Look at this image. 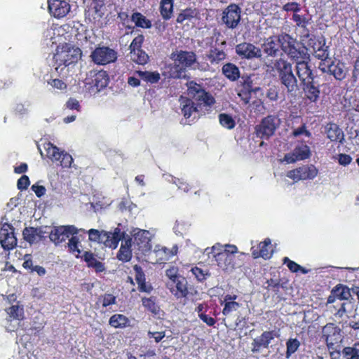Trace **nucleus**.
<instances>
[{
  "label": "nucleus",
  "mask_w": 359,
  "mask_h": 359,
  "mask_svg": "<svg viewBox=\"0 0 359 359\" xmlns=\"http://www.w3.org/2000/svg\"><path fill=\"white\" fill-rule=\"evenodd\" d=\"M268 71L276 72L282 86L286 90L288 95H294L299 90L298 81L293 73L292 65L287 60L279 57L269 65H266Z\"/></svg>",
  "instance_id": "obj_1"
},
{
  "label": "nucleus",
  "mask_w": 359,
  "mask_h": 359,
  "mask_svg": "<svg viewBox=\"0 0 359 359\" xmlns=\"http://www.w3.org/2000/svg\"><path fill=\"white\" fill-rule=\"evenodd\" d=\"M173 65L169 67L170 77L181 79L184 76L187 68H191L197 60L196 55L193 51L179 50L171 54Z\"/></svg>",
  "instance_id": "obj_2"
},
{
  "label": "nucleus",
  "mask_w": 359,
  "mask_h": 359,
  "mask_svg": "<svg viewBox=\"0 0 359 359\" xmlns=\"http://www.w3.org/2000/svg\"><path fill=\"white\" fill-rule=\"evenodd\" d=\"M186 86L188 96L186 98L193 100L194 103L210 111L215 103V99L210 92L205 90L203 85L190 81L186 83Z\"/></svg>",
  "instance_id": "obj_3"
},
{
  "label": "nucleus",
  "mask_w": 359,
  "mask_h": 359,
  "mask_svg": "<svg viewBox=\"0 0 359 359\" xmlns=\"http://www.w3.org/2000/svg\"><path fill=\"white\" fill-rule=\"evenodd\" d=\"M282 40L283 41V51L291 60L296 62L302 60H309L310 56L306 47L296 39L289 34L283 33Z\"/></svg>",
  "instance_id": "obj_4"
},
{
  "label": "nucleus",
  "mask_w": 359,
  "mask_h": 359,
  "mask_svg": "<svg viewBox=\"0 0 359 359\" xmlns=\"http://www.w3.org/2000/svg\"><path fill=\"white\" fill-rule=\"evenodd\" d=\"M217 266L223 271H232L235 267V254L238 248L234 245H226L224 248L213 246L212 248Z\"/></svg>",
  "instance_id": "obj_5"
},
{
  "label": "nucleus",
  "mask_w": 359,
  "mask_h": 359,
  "mask_svg": "<svg viewBox=\"0 0 359 359\" xmlns=\"http://www.w3.org/2000/svg\"><path fill=\"white\" fill-rule=\"evenodd\" d=\"M279 125L280 119L277 116L268 115L255 127V135L262 140H269L274 135Z\"/></svg>",
  "instance_id": "obj_6"
},
{
  "label": "nucleus",
  "mask_w": 359,
  "mask_h": 359,
  "mask_svg": "<svg viewBox=\"0 0 359 359\" xmlns=\"http://www.w3.org/2000/svg\"><path fill=\"white\" fill-rule=\"evenodd\" d=\"M318 174V170L314 165H303L287 172L286 176L294 182L314 179Z\"/></svg>",
  "instance_id": "obj_7"
},
{
  "label": "nucleus",
  "mask_w": 359,
  "mask_h": 359,
  "mask_svg": "<svg viewBox=\"0 0 359 359\" xmlns=\"http://www.w3.org/2000/svg\"><path fill=\"white\" fill-rule=\"evenodd\" d=\"M92 61L98 65H105L114 62L117 59V53L107 46H98L90 54Z\"/></svg>",
  "instance_id": "obj_8"
},
{
  "label": "nucleus",
  "mask_w": 359,
  "mask_h": 359,
  "mask_svg": "<svg viewBox=\"0 0 359 359\" xmlns=\"http://www.w3.org/2000/svg\"><path fill=\"white\" fill-rule=\"evenodd\" d=\"M106 11V0H92L85 9V18L95 24L104 17Z\"/></svg>",
  "instance_id": "obj_9"
},
{
  "label": "nucleus",
  "mask_w": 359,
  "mask_h": 359,
  "mask_svg": "<svg viewBox=\"0 0 359 359\" xmlns=\"http://www.w3.org/2000/svg\"><path fill=\"white\" fill-rule=\"evenodd\" d=\"M180 107L181 112L184 117L186 119L191 118V121L198 118L202 113L209 111L206 109H203L201 107L194 103L193 100L186 97H182L180 99Z\"/></svg>",
  "instance_id": "obj_10"
},
{
  "label": "nucleus",
  "mask_w": 359,
  "mask_h": 359,
  "mask_svg": "<svg viewBox=\"0 0 359 359\" xmlns=\"http://www.w3.org/2000/svg\"><path fill=\"white\" fill-rule=\"evenodd\" d=\"M241 8L236 4H231L223 11L222 21L229 29H235L241 19Z\"/></svg>",
  "instance_id": "obj_11"
},
{
  "label": "nucleus",
  "mask_w": 359,
  "mask_h": 359,
  "mask_svg": "<svg viewBox=\"0 0 359 359\" xmlns=\"http://www.w3.org/2000/svg\"><path fill=\"white\" fill-rule=\"evenodd\" d=\"M279 334L275 330L264 331L259 336L253 339L251 343V352L259 353L263 349H268L271 341Z\"/></svg>",
  "instance_id": "obj_12"
},
{
  "label": "nucleus",
  "mask_w": 359,
  "mask_h": 359,
  "mask_svg": "<svg viewBox=\"0 0 359 359\" xmlns=\"http://www.w3.org/2000/svg\"><path fill=\"white\" fill-rule=\"evenodd\" d=\"M341 329L334 323H327L323 327V338L329 349H333L335 345L341 341Z\"/></svg>",
  "instance_id": "obj_13"
},
{
  "label": "nucleus",
  "mask_w": 359,
  "mask_h": 359,
  "mask_svg": "<svg viewBox=\"0 0 359 359\" xmlns=\"http://www.w3.org/2000/svg\"><path fill=\"white\" fill-rule=\"evenodd\" d=\"M260 88L259 87L253 88L252 80L248 76H242V80L237 85L236 92L238 96L244 104L250 103L252 93H256Z\"/></svg>",
  "instance_id": "obj_14"
},
{
  "label": "nucleus",
  "mask_w": 359,
  "mask_h": 359,
  "mask_svg": "<svg viewBox=\"0 0 359 359\" xmlns=\"http://www.w3.org/2000/svg\"><path fill=\"white\" fill-rule=\"evenodd\" d=\"M78 229L73 225L54 227L49 233L50 240L55 245L65 242L72 235H76Z\"/></svg>",
  "instance_id": "obj_15"
},
{
  "label": "nucleus",
  "mask_w": 359,
  "mask_h": 359,
  "mask_svg": "<svg viewBox=\"0 0 359 359\" xmlns=\"http://www.w3.org/2000/svg\"><path fill=\"white\" fill-rule=\"evenodd\" d=\"M0 243L4 250H10L17 245V238L15 236L13 226L4 223L0 229Z\"/></svg>",
  "instance_id": "obj_16"
},
{
  "label": "nucleus",
  "mask_w": 359,
  "mask_h": 359,
  "mask_svg": "<svg viewBox=\"0 0 359 359\" xmlns=\"http://www.w3.org/2000/svg\"><path fill=\"white\" fill-rule=\"evenodd\" d=\"M81 55L82 52L79 48L69 49L57 54L55 55V60L57 63V67L55 68L56 71L62 65L68 67L72 64L77 62L81 58Z\"/></svg>",
  "instance_id": "obj_17"
},
{
  "label": "nucleus",
  "mask_w": 359,
  "mask_h": 359,
  "mask_svg": "<svg viewBox=\"0 0 359 359\" xmlns=\"http://www.w3.org/2000/svg\"><path fill=\"white\" fill-rule=\"evenodd\" d=\"M167 287L171 294L177 299L187 298L189 294L188 281L183 276L177 278V280H174V281H168Z\"/></svg>",
  "instance_id": "obj_18"
},
{
  "label": "nucleus",
  "mask_w": 359,
  "mask_h": 359,
  "mask_svg": "<svg viewBox=\"0 0 359 359\" xmlns=\"http://www.w3.org/2000/svg\"><path fill=\"white\" fill-rule=\"evenodd\" d=\"M283 33L278 35L271 36L266 39L262 45L264 53L268 56H277L280 52V49L283 50Z\"/></svg>",
  "instance_id": "obj_19"
},
{
  "label": "nucleus",
  "mask_w": 359,
  "mask_h": 359,
  "mask_svg": "<svg viewBox=\"0 0 359 359\" xmlns=\"http://www.w3.org/2000/svg\"><path fill=\"white\" fill-rule=\"evenodd\" d=\"M236 53L242 59L251 60L262 56L259 48L248 42H243L236 46Z\"/></svg>",
  "instance_id": "obj_20"
},
{
  "label": "nucleus",
  "mask_w": 359,
  "mask_h": 359,
  "mask_svg": "<svg viewBox=\"0 0 359 359\" xmlns=\"http://www.w3.org/2000/svg\"><path fill=\"white\" fill-rule=\"evenodd\" d=\"M48 8L51 15L60 19L69 13L71 6L65 0H48Z\"/></svg>",
  "instance_id": "obj_21"
},
{
  "label": "nucleus",
  "mask_w": 359,
  "mask_h": 359,
  "mask_svg": "<svg viewBox=\"0 0 359 359\" xmlns=\"http://www.w3.org/2000/svg\"><path fill=\"white\" fill-rule=\"evenodd\" d=\"M252 256L254 259L262 257L264 259H269L273 255L271 250V241L269 238H266L260 242L257 246L251 248Z\"/></svg>",
  "instance_id": "obj_22"
},
{
  "label": "nucleus",
  "mask_w": 359,
  "mask_h": 359,
  "mask_svg": "<svg viewBox=\"0 0 359 359\" xmlns=\"http://www.w3.org/2000/svg\"><path fill=\"white\" fill-rule=\"evenodd\" d=\"M344 65L341 62L335 63L332 61L330 64L326 65L325 62H320L319 69L323 72H327L332 75L337 80L341 81L346 77V72L344 69Z\"/></svg>",
  "instance_id": "obj_23"
},
{
  "label": "nucleus",
  "mask_w": 359,
  "mask_h": 359,
  "mask_svg": "<svg viewBox=\"0 0 359 359\" xmlns=\"http://www.w3.org/2000/svg\"><path fill=\"white\" fill-rule=\"evenodd\" d=\"M307 60H302L296 62L295 70L301 84H304L311 80H314V76Z\"/></svg>",
  "instance_id": "obj_24"
},
{
  "label": "nucleus",
  "mask_w": 359,
  "mask_h": 359,
  "mask_svg": "<svg viewBox=\"0 0 359 359\" xmlns=\"http://www.w3.org/2000/svg\"><path fill=\"white\" fill-rule=\"evenodd\" d=\"M304 97L310 102L316 103L320 98V86L316 84L314 80L302 84Z\"/></svg>",
  "instance_id": "obj_25"
},
{
  "label": "nucleus",
  "mask_w": 359,
  "mask_h": 359,
  "mask_svg": "<svg viewBox=\"0 0 359 359\" xmlns=\"http://www.w3.org/2000/svg\"><path fill=\"white\" fill-rule=\"evenodd\" d=\"M133 269L135 272V279L138 285V290L141 292L150 293L153 290V287L150 283L146 282L145 274L142 267L135 264L133 266Z\"/></svg>",
  "instance_id": "obj_26"
},
{
  "label": "nucleus",
  "mask_w": 359,
  "mask_h": 359,
  "mask_svg": "<svg viewBox=\"0 0 359 359\" xmlns=\"http://www.w3.org/2000/svg\"><path fill=\"white\" fill-rule=\"evenodd\" d=\"M79 258L86 263L88 268L93 269L96 273L103 272L106 269L104 264L97 260L90 251H85Z\"/></svg>",
  "instance_id": "obj_27"
},
{
  "label": "nucleus",
  "mask_w": 359,
  "mask_h": 359,
  "mask_svg": "<svg viewBox=\"0 0 359 359\" xmlns=\"http://www.w3.org/2000/svg\"><path fill=\"white\" fill-rule=\"evenodd\" d=\"M106 233L107 234V236H109L107 237L106 242L104 241L101 243L106 247L112 249L117 248L119 241L123 239L125 235V232H122L119 228H116L114 232L106 231Z\"/></svg>",
  "instance_id": "obj_28"
},
{
  "label": "nucleus",
  "mask_w": 359,
  "mask_h": 359,
  "mask_svg": "<svg viewBox=\"0 0 359 359\" xmlns=\"http://www.w3.org/2000/svg\"><path fill=\"white\" fill-rule=\"evenodd\" d=\"M109 81V77L107 72L104 70H100L94 73L91 84L100 90L107 87Z\"/></svg>",
  "instance_id": "obj_29"
},
{
  "label": "nucleus",
  "mask_w": 359,
  "mask_h": 359,
  "mask_svg": "<svg viewBox=\"0 0 359 359\" xmlns=\"http://www.w3.org/2000/svg\"><path fill=\"white\" fill-rule=\"evenodd\" d=\"M222 74L231 81H237L241 76L239 68L233 63L228 62L222 68Z\"/></svg>",
  "instance_id": "obj_30"
},
{
  "label": "nucleus",
  "mask_w": 359,
  "mask_h": 359,
  "mask_svg": "<svg viewBox=\"0 0 359 359\" xmlns=\"http://www.w3.org/2000/svg\"><path fill=\"white\" fill-rule=\"evenodd\" d=\"M135 75L147 83H156L161 79V75L158 72H149L137 70L134 72Z\"/></svg>",
  "instance_id": "obj_31"
},
{
  "label": "nucleus",
  "mask_w": 359,
  "mask_h": 359,
  "mask_svg": "<svg viewBox=\"0 0 359 359\" xmlns=\"http://www.w3.org/2000/svg\"><path fill=\"white\" fill-rule=\"evenodd\" d=\"M341 355L344 359H359V340L352 345L344 347Z\"/></svg>",
  "instance_id": "obj_32"
},
{
  "label": "nucleus",
  "mask_w": 359,
  "mask_h": 359,
  "mask_svg": "<svg viewBox=\"0 0 359 359\" xmlns=\"http://www.w3.org/2000/svg\"><path fill=\"white\" fill-rule=\"evenodd\" d=\"M226 57V54L223 50L215 47L210 50L205 58L208 60L211 64H219L220 62L224 60Z\"/></svg>",
  "instance_id": "obj_33"
},
{
  "label": "nucleus",
  "mask_w": 359,
  "mask_h": 359,
  "mask_svg": "<svg viewBox=\"0 0 359 359\" xmlns=\"http://www.w3.org/2000/svg\"><path fill=\"white\" fill-rule=\"evenodd\" d=\"M174 0H161L160 2V13L162 18L170 20L173 13Z\"/></svg>",
  "instance_id": "obj_34"
},
{
  "label": "nucleus",
  "mask_w": 359,
  "mask_h": 359,
  "mask_svg": "<svg viewBox=\"0 0 359 359\" xmlns=\"http://www.w3.org/2000/svg\"><path fill=\"white\" fill-rule=\"evenodd\" d=\"M129 323V319L123 314H114L109 320V324L114 328H125Z\"/></svg>",
  "instance_id": "obj_35"
},
{
  "label": "nucleus",
  "mask_w": 359,
  "mask_h": 359,
  "mask_svg": "<svg viewBox=\"0 0 359 359\" xmlns=\"http://www.w3.org/2000/svg\"><path fill=\"white\" fill-rule=\"evenodd\" d=\"M131 20L137 27L149 29L152 27L151 20L147 19L143 14L140 12L133 13L131 15Z\"/></svg>",
  "instance_id": "obj_36"
},
{
  "label": "nucleus",
  "mask_w": 359,
  "mask_h": 359,
  "mask_svg": "<svg viewBox=\"0 0 359 359\" xmlns=\"http://www.w3.org/2000/svg\"><path fill=\"white\" fill-rule=\"evenodd\" d=\"M327 137L331 141H341L343 138V132L339 126L334 123H330L327 126Z\"/></svg>",
  "instance_id": "obj_37"
},
{
  "label": "nucleus",
  "mask_w": 359,
  "mask_h": 359,
  "mask_svg": "<svg viewBox=\"0 0 359 359\" xmlns=\"http://www.w3.org/2000/svg\"><path fill=\"white\" fill-rule=\"evenodd\" d=\"M332 294H334L339 300V302L342 300H348L351 297L349 288L341 284L336 285L332 290Z\"/></svg>",
  "instance_id": "obj_38"
},
{
  "label": "nucleus",
  "mask_w": 359,
  "mask_h": 359,
  "mask_svg": "<svg viewBox=\"0 0 359 359\" xmlns=\"http://www.w3.org/2000/svg\"><path fill=\"white\" fill-rule=\"evenodd\" d=\"M317 50H316V48L313 47V49L315 50L314 56L315 57L318 58V60H320V62H326L327 59L329 57V50H328V46H325V41H320Z\"/></svg>",
  "instance_id": "obj_39"
},
{
  "label": "nucleus",
  "mask_w": 359,
  "mask_h": 359,
  "mask_svg": "<svg viewBox=\"0 0 359 359\" xmlns=\"http://www.w3.org/2000/svg\"><path fill=\"white\" fill-rule=\"evenodd\" d=\"M293 151L299 161L307 159L311 154L310 147L306 144L297 146Z\"/></svg>",
  "instance_id": "obj_40"
},
{
  "label": "nucleus",
  "mask_w": 359,
  "mask_h": 359,
  "mask_svg": "<svg viewBox=\"0 0 359 359\" xmlns=\"http://www.w3.org/2000/svg\"><path fill=\"white\" fill-rule=\"evenodd\" d=\"M130 59L138 65H144L149 61V56L142 49L130 52Z\"/></svg>",
  "instance_id": "obj_41"
},
{
  "label": "nucleus",
  "mask_w": 359,
  "mask_h": 359,
  "mask_svg": "<svg viewBox=\"0 0 359 359\" xmlns=\"http://www.w3.org/2000/svg\"><path fill=\"white\" fill-rule=\"evenodd\" d=\"M142 305L149 311L154 315L158 314L160 311V307L156 303V298L154 297H144L142 299Z\"/></svg>",
  "instance_id": "obj_42"
},
{
  "label": "nucleus",
  "mask_w": 359,
  "mask_h": 359,
  "mask_svg": "<svg viewBox=\"0 0 359 359\" xmlns=\"http://www.w3.org/2000/svg\"><path fill=\"white\" fill-rule=\"evenodd\" d=\"M43 148L46 151V155L48 158H50L52 161H59L60 160V149L56 146H55L51 142H48L43 144Z\"/></svg>",
  "instance_id": "obj_43"
},
{
  "label": "nucleus",
  "mask_w": 359,
  "mask_h": 359,
  "mask_svg": "<svg viewBox=\"0 0 359 359\" xmlns=\"http://www.w3.org/2000/svg\"><path fill=\"white\" fill-rule=\"evenodd\" d=\"M105 231H99L97 229H91L88 231V239L93 242L102 243V241H105L109 236H107Z\"/></svg>",
  "instance_id": "obj_44"
},
{
  "label": "nucleus",
  "mask_w": 359,
  "mask_h": 359,
  "mask_svg": "<svg viewBox=\"0 0 359 359\" xmlns=\"http://www.w3.org/2000/svg\"><path fill=\"white\" fill-rule=\"evenodd\" d=\"M198 12L196 9L186 8L178 14L176 21L178 23H182L185 20L191 21L196 18Z\"/></svg>",
  "instance_id": "obj_45"
},
{
  "label": "nucleus",
  "mask_w": 359,
  "mask_h": 359,
  "mask_svg": "<svg viewBox=\"0 0 359 359\" xmlns=\"http://www.w3.org/2000/svg\"><path fill=\"white\" fill-rule=\"evenodd\" d=\"M37 228L25 227L22 231L23 238L30 244L38 242Z\"/></svg>",
  "instance_id": "obj_46"
},
{
  "label": "nucleus",
  "mask_w": 359,
  "mask_h": 359,
  "mask_svg": "<svg viewBox=\"0 0 359 359\" xmlns=\"http://www.w3.org/2000/svg\"><path fill=\"white\" fill-rule=\"evenodd\" d=\"M79 237L75 235H72V237L69 239L67 243L69 251L72 254H75L76 252L77 253L75 255L76 258H79L81 256V251L79 248Z\"/></svg>",
  "instance_id": "obj_47"
},
{
  "label": "nucleus",
  "mask_w": 359,
  "mask_h": 359,
  "mask_svg": "<svg viewBox=\"0 0 359 359\" xmlns=\"http://www.w3.org/2000/svg\"><path fill=\"white\" fill-rule=\"evenodd\" d=\"M7 314L10 318L15 320H21L23 318V308H20L18 305H13L6 309Z\"/></svg>",
  "instance_id": "obj_48"
},
{
  "label": "nucleus",
  "mask_w": 359,
  "mask_h": 359,
  "mask_svg": "<svg viewBox=\"0 0 359 359\" xmlns=\"http://www.w3.org/2000/svg\"><path fill=\"white\" fill-rule=\"evenodd\" d=\"M300 346V341L297 338H290L286 341V358L294 353Z\"/></svg>",
  "instance_id": "obj_49"
},
{
  "label": "nucleus",
  "mask_w": 359,
  "mask_h": 359,
  "mask_svg": "<svg viewBox=\"0 0 359 359\" xmlns=\"http://www.w3.org/2000/svg\"><path fill=\"white\" fill-rule=\"evenodd\" d=\"M283 263L286 264L289 270L292 273H297L300 271L302 273L305 274L308 272L306 269L295 262L290 260L287 257H285L283 259Z\"/></svg>",
  "instance_id": "obj_50"
},
{
  "label": "nucleus",
  "mask_w": 359,
  "mask_h": 359,
  "mask_svg": "<svg viewBox=\"0 0 359 359\" xmlns=\"http://www.w3.org/2000/svg\"><path fill=\"white\" fill-rule=\"evenodd\" d=\"M191 272L198 282H203L210 275L208 270H203L198 266L192 267Z\"/></svg>",
  "instance_id": "obj_51"
},
{
  "label": "nucleus",
  "mask_w": 359,
  "mask_h": 359,
  "mask_svg": "<svg viewBox=\"0 0 359 359\" xmlns=\"http://www.w3.org/2000/svg\"><path fill=\"white\" fill-rule=\"evenodd\" d=\"M116 297L111 293H105L98 297L97 304H101L102 307H107L116 304Z\"/></svg>",
  "instance_id": "obj_52"
},
{
  "label": "nucleus",
  "mask_w": 359,
  "mask_h": 359,
  "mask_svg": "<svg viewBox=\"0 0 359 359\" xmlns=\"http://www.w3.org/2000/svg\"><path fill=\"white\" fill-rule=\"evenodd\" d=\"M219 121L220 124L227 129H233L236 126L234 119L231 115L227 114H220L219 115Z\"/></svg>",
  "instance_id": "obj_53"
},
{
  "label": "nucleus",
  "mask_w": 359,
  "mask_h": 359,
  "mask_svg": "<svg viewBox=\"0 0 359 359\" xmlns=\"http://www.w3.org/2000/svg\"><path fill=\"white\" fill-rule=\"evenodd\" d=\"M60 155V165L64 168H71L74 161L72 156L65 151H61Z\"/></svg>",
  "instance_id": "obj_54"
},
{
  "label": "nucleus",
  "mask_w": 359,
  "mask_h": 359,
  "mask_svg": "<svg viewBox=\"0 0 359 359\" xmlns=\"http://www.w3.org/2000/svg\"><path fill=\"white\" fill-rule=\"evenodd\" d=\"M241 306V304L240 303L235 301L224 302L222 314L227 316L231 313L238 311Z\"/></svg>",
  "instance_id": "obj_55"
},
{
  "label": "nucleus",
  "mask_w": 359,
  "mask_h": 359,
  "mask_svg": "<svg viewBox=\"0 0 359 359\" xmlns=\"http://www.w3.org/2000/svg\"><path fill=\"white\" fill-rule=\"evenodd\" d=\"M116 257L118 260L123 262H128L130 261L132 258V250L131 249L121 246L117 253Z\"/></svg>",
  "instance_id": "obj_56"
},
{
  "label": "nucleus",
  "mask_w": 359,
  "mask_h": 359,
  "mask_svg": "<svg viewBox=\"0 0 359 359\" xmlns=\"http://www.w3.org/2000/svg\"><path fill=\"white\" fill-rule=\"evenodd\" d=\"M144 41V36L143 34H139L135 37L130 45L129 46L130 52H135L137 50H141L142 44Z\"/></svg>",
  "instance_id": "obj_57"
},
{
  "label": "nucleus",
  "mask_w": 359,
  "mask_h": 359,
  "mask_svg": "<svg viewBox=\"0 0 359 359\" xmlns=\"http://www.w3.org/2000/svg\"><path fill=\"white\" fill-rule=\"evenodd\" d=\"M296 25L305 29L309 24V19L305 15L294 13L292 18Z\"/></svg>",
  "instance_id": "obj_58"
},
{
  "label": "nucleus",
  "mask_w": 359,
  "mask_h": 359,
  "mask_svg": "<svg viewBox=\"0 0 359 359\" xmlns=\"http://www.w3.org/2000/svg\"><path fill=\"white\" fill-rule=\"evenodd\" d=\"M280 88L276 86H272L266 91V97L272 102H276L279 99Z\"/></svg>",
  "instance_id": "obj_59"
},
{
  "label": "nucleus",
  "mask_w": 359,
  "mask_h": 359,
  "mask_svg": "<svg viewBox=\"0 0 359 359\" xmlns=\"http://www.w3.org/2000/svg\"><path fill=\"white\" fill-rule=\"evenodd\" d=\"M48 83L56 90H65L67 88V84L63 80L59 79H51L48 81Z\"/></svg>",
  "instance_id": "obj_60"
},
{
  "label": "nucleus",
  "mask_w": 359,
  "mask_h": 359,
  "mask_svg": "<svg viewBox=\"0 0 359 359\" xmlns=\"http://www.w3.org/2000/svg\"><path fill=\"white\" fill-rule=\"evenodd\" d=\"M301 6L296 1L288 2L283 5V10L286 12H293L297 13L301 11Z\"/></svg>",
  "instance_id": "obj_61"
},
{
  "label": "nucleus",
  "mask_w": 359,
  "mask_h": 359,
  "mask_svg": "<svg viewBox=\"0 0 359 359\" xmlns=\"http://www.w3.org/2000/svg\"><path fill=\"white\" fill-rule=\"evenodd\" d=\"M29 184V178L25 175H23L22 177H20L17 182L18 189L20 191L27 189Z\"/></svg>",
  "instance_id": "obj_62"
},
{
  "label": "nucleus",
  "mask_w": 359,
  "mask_h": 359,
  "mask_svg": "<svg viewBox=\"0 0 359 359\" xmlns=\"http://www.w3.org/2000/svg\"><path fill=\"white\" fill-rule=\"evenodd\" d=\"M302 135H304L308 137L311 136V132L306 129V123H303L300 127L293 130L292 131V135L294 137H298Z\"/></svg>",
  "instance_id": "obj_63"
},
{
  "label": "nucleus",
  "mask_w": 359,
  "mask_h": 359,
  "mask_svg": "<svg viewBox=\"0 0 359 359\" xmlns=\"http://www.w3.org/2000/svg\"><path fill=\"white\" fill-rule=\"evenodd\" d=\"M161 251L163 252L165 255V257L163 259L165 260H168L170 258L177 255L178 248L177 245H174L171 249H168L165 247H163L161 248Z\"/></svg>",
  "instance_id": "obj_64"
}]
</instances>
